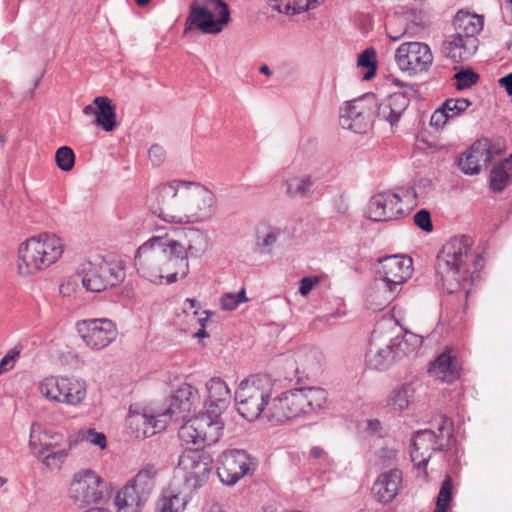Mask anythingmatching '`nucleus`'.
<instances>
[{"label":"nucleus","mask_w":512,"mask_h":512,"mask_svg":"<svg viewBox=\"0 0 512 512\" xmlns=\"http://www.w3.org/2000/svg\"><path fill=\"white\" fill-rule=\"evenodd\" d=\"M410 99L402 92L392 93L380 102L377 101L375 107L377 117L380 120L388 122L394 126L408 108Z\"/></svg>","instance_id":"nucleus-24"},{"label":"nucleus","mask_w":512,"mask_h":512,"mask_svg":"<svg viewBox=\"0 0 512 512\" xmlns=\"http://www.w3.org/2000/svg\"><path fill=\"white\" fill-rule=\"evenodd\" d=\"M248 301L245 288L242 287L238 293H225L221 297V308L225 311L235 310L241 303Z\"/></svg>","instance_id":"nucleus-45"},{"label":"nucleus","mask_w":512,"mask_h":512,"mask_svg":"<svg viewBox=\"0 0 512 512\" xmlns=\"http://www.w3.org/2000/svg\"><path fill=\"white\" fill-rule=\"evenodd\" d=\"M71 290H73V287L71 285L70 282H67V283H62L60 284L59 286V292L61 295L63 296H69L70 295V292Z\"/></svg>","instance_id":"nucleus-60"},{"label":"nucleus","mask_w":512,"mask_h":512,"mask_svg":"<svg viewBox=\"0 0 512 512\" xmlns=\"http://www.w3.org/2000/svg\"><path fill=\"white\" fill-rule=\"evenodd\" d=\"M34 426H35V424H33L31 427L29 447L35 456L40 457L45 452L50 451L52 449V445L51 444L38 445L37 441L35 440V436H34Z\"/></svg>","instance_id":"nucleus-55"},{"label":"nucleus","mask_w":512,"mask_h":512,"mask_svg":"<svg viewBox=\"0 0 512 512\" xmlns=\"http://www.w3.org/2000/svg\"><path fill=\"white\" fill-rule=\"evenodd\" d=\"M402 480V472L399 469L381 473L372 487L376 500L383 504L392 502L399 493Z\"/></svg>","instance_id":"nucleus-22"},{"label":"nucleus","mask_w":512,"mask_h":512,"mask_svg":"<svg viewBox=\"0 0 512 512\" xmlns=\"http://www.w3.org/2000/svg\"><path fill=\"white\" fill-rule=\"evenodd\" d=\"M478 39L463 38L457 34L450 35L442 44V52L454 63L470 59L477 51Z\"/></svg>","instance_id":"nucleus-25"},{"label":"nucleus","mask_w":512,"mask_h":512,"mask_svg":"<svg viewBox=\"0 0 512 512\" xmlns=\"http://www.w3.org/2000/svg\"><path fill=\"white\" fill-rule=\"evenodd\" d=\"M146 501L147 499L129 481L115 497L118 512H140Z\"/></svg>","instance_id":"nucleus-30"},{"label":"nucleus","mask_w":512,"mask_h":512,"mask_svg":"<svg viewBox=\"0 0 512 512\" xmlns=\"http://www.w3.org/2000/svg\"><path fill=\"white\" fill-rule=\"evenodd\" d=\"M159 151H160V148L158 145H153L150 149H149V159L151 160V162L153 163V165H158L160 159H159Z\"/></svg>","instance_id":"nucleus-57"},{"label":"nucleus","mask_w":512,"mask_h":512,"mask_svg":"<svg viewBox=\"0 0 512 512\" xmlns=\"http://www.w3.org/2000/svg\"><path fill=\"white\" fill-rule=\"evenodd\" d=\"M405 34H406V29H404L403 31L399 32L398 34H394V32L391 31V29H387V36L392 41H398V40L402 39Z\"/></svg>","instance_id":"nucleus-61"},{"label":"nucleus","mask_w":512,"mask_h":512,"mask_svg":"<svg viewBox=\"0 0 512 512\" xmlns=\"http://www.w3.org/2000/svg\"><path fill=\"white\" fill-rule=\"evenodd\" d=\"M310 457L315 460H318V463L322 465L324 469H328L333 465L332 458L323 448L319 446H314L311 448Z\"/></svg>","instance_id":"nucleus-54"},{"label":"nucleus","mask_w":512,"mask_h":512,"mask_svg":"<svg viewBox=\"0 0 512 512\" xmlns=\"http://www.w3.org/2000/svg\"><path fill=\"white\" fill-rule=\"evenodd\" d=\"M445 107L442 105L438 109H436L430 118V125L436 130H441L445 126V124L450 120L447 115Z\"/></svg>","instance_id":"nucleus-53"},{"label":"nucleus","mask_w":512,"mask_h":512,"mask_svg":"<svg viewBox=\"0 0 512 512\" xmlns=\"http://www.w3.org/2000/svg\"><path fill=\"white\" fill-rule=\"evenodd\" d=\"M81 274L84 288L96 293L117 286L125 278L124 268L118 262H109L101 257L84 262Z\"/></svg>","instance_id":"nucleus-8"},{"label":"nucleus","mask_w":512,"mask_h":512,"mask_svg":"<svg viewBox=\"0 0 512 512\" xmlns=\"http://www.w3.org/2000/svg\"><path fill=\"white\" fill-rule=\"evenodd\" d=\"M83 113L94 115L95 124L106 132H111L118 126L116 107L107 97H96L93 100V105H87L83 108Z\"/></svg>","instance_id":"nucleus-23"},{"label":"nucleus","mask_w":512,"mask_h":512,"mask_svg":"<svg viewBox=\"0 0 512 512\" xmlns=\"http://www.w3.org/2000/svg\"><path fill=\"white\" fill-rule=\"evenodd\" d=\"M260 72L265 74L266 76H270L271 75V70L270 68L267 66V65H262L260 68H259Z\"/></svg>","instance_id":"nucleus-62"},{"label":"nucleus","mask_w":512,"mask_h":512,"mask_svg":"<svg viewBox=\"0 0 512 512\" xmlns=\"http://www.w3.org/2000/svg\"><path fill=\"white\" fill-rule=\"evenodd\" d=\"M182 238L169 237V233L162 234V252L168 256L167 265L177 267L181 272V278H185L189 272V262L186 247L181 243Z\"/></svg>","instance_id":"nucleus-27"},{"label":"nucleus","mask_w":512,"mask_h":512,"mask_svg":"<svg viewBox=\"0 0 512 512\" xmlns=\"http://www.w3.org/2000/svg\"><path fill=\"white\" fill-rule=\"evenodd\" d=\"M62 253V243L56 235L45 233L30 237L18 248V273L21 276L34 275L55 263Z\"/></svg>","instance_id":"nucleus-5"},{"label":"nucleus","mask_w":512,"mask_h":512,"mask_svg":"<svg viewBox=\"0 0 512 512\" xmlns=\"http://www.w3.org/2000/svg\"><path fill=\"white\" fill-rule=\"evenodd\" d=\"M472 245L471 237L454 236L443 245L437 256L436 271L449 293L462 288L467 297V287L479 276L477 266L480 255L473 253Z\"/></svg>","instance_id":"nucleus-3"},{"label":"nucleus","mask_w":512,"mask_h":512,"mask_svg":"<svg viewBox=\"0 0 512 512\" xmlns=\"http://www.w3.org/2000/svg\"><path fill=\"white\" fill-rule=\"evenodd\" d=\"M452 421L440 416L437 431L424 429L414 433L410 456L418 469H425L434 451H443L450 445Z\"/></svg>","instance_id":"nucleus-6"},{"label":"nucleus","mask_w":512,"mask_h":512,"mask_svg":"<svg viewBox=\"0 0 512 512\" xmlns=\"http://www.w3.org/2000/svg\"><path fill=\"white\" fill-rule=\"evenodd\" d=\"M367 429L372 433H378L381 429V423L377 419L367 421Z\"/></svg>","instance_id":"nucleus-58"},{"label":"nucleus","mask_w":512,"mask_h":512,"mask_svg":"<svg viewBox=\"0 0 512 512\" xmlns=\"http://www.w3.org/2000/svg\"><path fill=\"white\" fill-rule=\"evenodd\" d=\"M216 211V195L201 183L181 179L162 183V221L198 224L211 220Z\"/></svg>","instance_id":"nucleus-2"},{"label":"nucleus","mask_w":512,"mask_h":512,"mask_svg":"<svg viewBox=\"0 0 512 512\" xmlns=\"http://www.w3.org/2000/svg\"><path fill=\"white\" fill-rule=\"evenodd\" d=\"M212 465L211 456L198 448L185 450L179 457L175 469L176 476L183 481V491L162 496V512L183 511L188 502V494L200 488L207 480Z\"/></svg>","instance_id":"nucleus-4"},{"label":"nucleus","mask_w":512,"mask_h":512,"mask_svg":"<svg viewBox=\"0 0 512 512\" xmlns=\"http://www.w3.org/2000/svg\"><path fill=\"white\" fill-rule=\"evenodd\" d=\"M414 223L417 227L425 232H431L433 225L431 221L430 212L426 209H421L414 215Z\"/></svg>","instance_id":"nucleus-51"},{"label":"nucleus","mask_w":512,"mask_h":512,"mask_svg":"<svg viewBox=\"0 0 512 512\" xmlns=\"http://www.w3.org/2000/svg\"><path fill=\"white\" fill-rule=\"evenodd\" d=\"M158 414L150 407L131 405L126 417L127 432L136 439H146L157 433Z\"/></svg>","instance_id":"nucleus-18"},{"label":"nucleus","mask_w":512,"mask_h":512,"mask_svg":"<svg viewBox=\"0 0 512 512\" xmlns=\"http://www.w3.org/2000/svg\"><path fill=\"white\" fill-rule=\"evenodd\" d=\"M101 483V477L94 471L81 470L74 474L69 488V496L78 507L98 503L103 497Z\"/></svg>","instance_id":"nucleus-13"},{"label":"nucleus","mask_w":512,"mask_h":512,"mask_svg":"<svg viewBox=\"0 0 512 512\" xmlns=\"http://www.w3.org/2000/svg\"><path fill=\"white\" fill-rule=\"evenodd\" d=\"M358 67L367 69L363 73V80H369L376 73V52L373 48L365 49L358 57Z\"/></svg>","instance_id":"nucleus-43"},{"label":"nucleus","mask_w":512,"mask_h":512,"mask_svg":"<svg viewBox=\"0 0 512 512\" xmlns=\"http://www.w3.org/2000/svg\"><path fill=\"white\" fill-rule=\"evenodd\" d=\"M55 161L62 171H70L74 167L75 154L70 147L62 146L55 153Z\"/></svg>","instance_id":"nucleus-44"},{"label":"nucleus","mask_w":512,"mask_h":512,"mask_svg":"<svg viewBox=\"0 0 512 512\" xmlns=\"http://www.w3.org/2000/svg\"><path fill=\"white\" fill-rule=\"evenodd\" d=\"M270 6L285 14H299L313 8L317 0H267Z\"/></svg>","instance_id":"nucleus-41"},{"label":"nucleus","mask_w":512,"mask_h":512,"mask_svg":"<svg viewBox=\"0 0 512 512\" xmlns=\"http://www.w3.org/2000/svg\"><path fill=\"white\" fill-rule=\"evenodd\" d=\"M294 361L298 374H308L318 367V353L311 348L303 347L294 353Z\"/></svg>","instance_id":"nucleus-39"},{"label":"nucleus","mask_w":512,"mask_h":512,"mask_svg":"<svg viewBox=\"0 0 512 512\" xmlns=\"http://www.w3.org/2000/svg\"><path fill=\"white\" fill-rule=\"evenodd\" d=\"M230 21L228 5L222 0H194L186 19V31L197 29L203 34H218Z\"/></svg>","instance_id":"nucleus-7"},{"label":"nucleus","mask_w":512,"mask_h":512,"mask_svg":"<svg viewBox=\"0 0 512 512\" xmlns=\"http://www.w3.org/2000/svg\"><path fill=\"white\" fill-rule=\"evenodd\" d=\"M412 275V260L409 257L392 255L379 260L377 278L401 292L403 284Z\"/></svg>","instance_id":"nucleus-17"},{"label":"nucleus","mask_w":512,"mask_h":512,"mask_svg":"<svg viewBox=\"0 0 512 512\" xmlns=\"http://www.w3.org/2000/svg\"><path fill=\"white\" fill-rule=\"evenodd\" d=\"M172 268H174L175 271H173L171 273H167V275L165 276L166 282L168 284L176 282L177 279H178V276L181 277V272L179 271V269L177 267H174V266H172Z\"/></svg>","instance_id":"nucleus-59"},{"label":"nucleus","mask_w":512,"mask_h":512,"mask_svg":"<svg viewBox=\"0 0 512 512\" xmlns=\"http://www.w3.org/2000/svg\"><path fill=\"white\" fill-rule=\"evenodd\" d=\"M397 362L390 337L373 331L366 353L367 365L375 370H386Z\"/></svg>","instance_id":"nucleus-19"},{"label":"nucleus","mask_w":512,"mask_h":512,"mask_svg":"<svg viewBox=\"0 0 512 512\" xmlns=\"http://www.w3.org/2000/svg\"><path fill=\"white\" fill-rule=\"evenodd\" d=\"M399 293V290L376 277L366 290V305L371 310L381 311L386 308Z\"/></svg>","instance_id":"nucleus-26"},{"label":"nucleus","mask_w":512,"mask_h":512,"mask_svg":"<svg viewBox=\"0 0 512 512\" xmlns=\"http://www.w3.org/2000/svg\"><path fill=\"white\" fill-rule=\"evenodd\" d=\"M457 89L462 90L471 87L477 82L479 76L471 69L461 70L454 76Z\"/></svg>","instance_id":"nucleus-49"},{"label":"nucleus","mask_w":512,"mask_h":512,"mask_svg":"<svg viewBox=\"0 0 512 512\" xmlns=\"http://www.w3.org/2000/svg\"><path fill=\"white\" fill-rule=\"evenodd\" d=\"M457 35L463 38L477 39V35L483 29V17L459 11L453 20Z\"/></svg>","instance_id":"nucleus-31"},{"label":"nucleus","mask_w":512,"mask_h":512,"mask_svg":"<svg viewBox=\"0 0 512 512\" xmlns=\"http://www.w3.org/2000/svg\"><path fill=\"white\" fill-rule=\"evenodd\" d=\"M157 475V469L149 465L140 470L129 482L148 500L155 487Z\"/></svg>","instance_id":"nucleus-38"},{"label":"nucleus","mask_w":512,"mask_h":512,"mask_svg":"<svg viewBox=\"0 0 512 512\" xmlns=\"http://www.w3.org/2000/svg\"><path fill=\"white\" fill-rule=\"evenodd\" d=\"M67 385L62 399V403L77 406L86 398V383L83 380L76 378H67Z\"/></svg>","instance_id":"nucleus-40"},{"label":"nucleus","mask_w":512,"mask_h":512,"mask_svg":"<svg viewBox=\"0 0 512 512\" xmlns=\"http://www.w3.org/2000/svg\"><path fill=\"white\" fill-rule=\"evenodd\" d=\"M448 507L444 506L443 504H436V509L434 512H447Z\"/></svg>","instance_id":"nucleus-63"},{"label":"nucleus","mask_w":512,"mask_h":512,"mask_svg":"<svg viewBox=\"0 0 512 512\" xmlns=\"http://www.w3.org/2000/svg\"><path fill=\"white\" fill-rule=\"evenodd\" d=\"M77 441H85L87 443L98 446L101 449L106 448V436L102 432H97L95 429L82 430L77 435Z\"/></svg>","instance_id":"nucleus-46"},{"label":"nucleus","mask_w":512,"mask_h":512,"mask_svg":"<svg viewBox=\"0 0 512 512\" xmlns=\"http://www.w3.org/2000/svg\"><path fill=\"white\" fill-rule=\"evenodd\" d=\"M223 422L217 414L209 412L188 419L178 431L185 444L204 447L216 443L223 433Z\"/></svg>","instance_id":"nucleus-9"},{"label":"nucleus","mask_w":512,"mask_h":512,"mask_svg":"<svg viewBox=\"0 0 512 512\" xmlns=\"http://www.w3.org/2000/svg\"><path fill=\"white\" fill-rule=\"evenodd\" d=\"M208 399L212 406L224 408L230 401L231 392L225 381L220 378H212L206 383Z\"/></svg>","instance_id":"nucleus-37"},{"label":"nucleus","mask_w":512,"mask_h":512,"mask_svg":"<svg viewBox=\"0 0 512 512\" xmlns=\"http://www.w3.org/2000/svg\"><path fill=\"white\" fill-rule=\"evenodd\" d=\"M21 350L17 347L10 349L7 354L0 361V375L10 371L14 365L16 359L20 356Z\"/></svg>","instance_id":"nucleus-52"},{"label":"nucleus","mask_w":512,"mask_h":512,"mask_svg":"<svg viewBox=\"0 0 512 512\" xmlns=\"http://www.w3.org/2000/svg\"><path fill=\"white\" fill-rule=\"evenodd\" d=\"M395 62L401 71H427L433 62L430 47L422 42H404L395 51Z\"/></svg>","instance_id":"nucleus-14"},{"label":"nucleus","mask_w":512,"mask_h":512,"mask_svg":"<svg viewBox=\"0 0 512 512\" xmlns=\"http://www.w3.org/2000/svg\"><path fill=\"white\" fill-rule=\"evenodd\" d=\"M160 246V236H153L143 243L135 255V265L138 273L152 283L160 279L158 262V253L156 247Z\"/></svg>","instance_id":"nucleus-20"},{"label":"nucleus","mask_w":512,"mask_h":512,"mask_svg":"<svg viewBox=\"0 0 512 512\" xmlns=\"http://www.w3.org/2000/svg\"><path fill=\"white\" fill-rule=\"evenodd\" d=\"M376 105L377 98L373 93L346 102L340 110L341 127L358 134L366 133L372 127Z\"/></svg>","instance_id":"nucleus-10"},{"label":"nucleus","mask_w":512,"mask_h":512,"mask_svg":"<svg viewBox=\"0 0 512 512\" xmlns=\"http://www.w3.org/2000/svg\"><path fill=\"white\" fill-rule=\"evenodd\" d=\"M283 230L269 221L262 220L254 227L255 249L261 254H270Z\"/></svg>","instance_id":"nucleus-29"},{"label":"nucleus","mask_w":512,"mask_h":512,"mask_svg":"<svg viewBox=\"0 0 512 512\" xmlns=\"http://www.w3.org/2000/svg\"><path fill=\"white\" fill-rule=\"evenodd\" d=\"M76 330L85 345L93 351L105 349L118 335L116 324L107 318L78 321Z\"/></svg>","instance_id":"nucleus-11"},{"label":"nucleus","mask_w":512,"mask_h":512,"mask_svg":"<svg viewBox=\"0 0 512 512\" xmlns=\"http://www.w3.org/2000/svg\"><path fill=\"white\" fill-rule=\"evenodd\" d=\"M492 159V145L488 139L477 140L459 159V168L467 175L478 174Z\"/></svg>","instance_id":"nucleus-21"},{"label":"nucleus","mask_w":512,"mask_h":512,"mask_svg":"<svg viewBox=\"0 0 512 512\" xmlns=\"http://www.w3.org/2000/svg\"><path fill=\"white\" fill-rule=\"evenodd\" d=\"M252 460L244 450L223 452L217 468L220 481L225 485H234L251 471Z\"/></svg>","instance_id":"nucleus-15"},{"label":"nucleus","mask_w":512,"mask_h":512,"mask_svg":"<svg viewBox=\"0 0 512 512\" xmlns=\"http://www.w3.org/2000/svg\"><path fill=\"white\" fill-rule=\"evenodd\" d=\"M413 394V388L410 385H404L392 393L389 403L395 410L402 411L409 406Z\"/></svg>","instance_id":"nucleus-42"},{"label":"nucleus","mask_w":512,"mask_h":512,"mask_svg":"<svg viewBox=\"0 0 512 512\" xmlns=\"http://www.w3.org/2000/svg\"><path fill=\"white\" fill-rule=\"evenodd\" d=\"M200 404L198 390L183 383L171 393L168 404L162 410V422H179L188 419Z\"/></svg>","instance_id":"nucleus-12"},{"label":"nucleus","mask_w":512,"mask_h":512,"mask_svg":"<svg viewBox=\"0 0 512 512\" xmlns=\"http://www.w3.org/2000/svg\"><path fill=\"white\" fill-rule=\"evenodd\" d=\"M489 184L490 189L496 193L512 184V154L491 169Z\"/></svg>","instance_id":"nucleus-32"},{"label":"nucleus","mask_w":512,"mask_h":512,"mask_svg":"<svg viewBox=\"0 0 512 512\" xmlns=\"http://www.w3.org/2000/svg\"><path fill=\"white\" fill-rule=\"evenodd\" d=\"M428 373L431 377L441 381L451 383L460 376V367L457 359L452 357L448 350L439 354L431 363Z\"/></svg>","instance_id":"nucleus-28"},{"label":"nucleus","mask_w":512,"mask_h":512,"mask_svg":"<svg viewBox=\"0 0 512 512\" xmlns=\"http://www.w3.org/2000/svg\"><path fill=\"white\" fill-rule=\"evenodd\" d=\"M471 105L470 101L465 98H459V99H447L443 106L446 109L447 115L449 116V119H454L457 116H459L461 113H463L469 106Z\"/></svg>","instance_id":"nucleus-47"},{"label":"nucleus","mask_w":512,"mask_h":512,"mask_svg":"<svg viewBox=\"0 0 512 512\" xmlns=\"http://www.w3.org/2000/svg\"><path fill=\"white\" fill-rule=\"evenodd\" d=\"M390 339L393 343L397 361L401 360L405 356L415 354L423 343L422 336L411 332H406L402 337H390Z\"/></svg>","instance_id":"nucleus-35"},{"label":"nucleus","mask_w":512,"mask_h":512,"mask_svg":"<svg viewBox=\"0 0 512 512\" xmlns=\"http://www.w3.org/2000/svg\"><path fill=\"white\" fill-rule=\"evenodd\" d=\"M275 380L267 375H251L242 380L235 392L239 414L248 421L262 414L273 424H283L322 410L327 392L320 387H301L282 392L271 398Z\"/></svg>","instance_id":"nucleus-1"},{"label":"nucleus","mask_w":512,"mask_h":512,"mask_svg":"<svg viewBox=\"0 0 512 512\" xmlns=\"http://www.w3.org/2000/svg\"><path fill=\"white\" fill-rule=\"evenodd\" d=\"M76 442H77V440L69 439L67 448L59 449L57 451H52L51 453L47 454L42 459L43 464L48 467H51V466H56V465L62 463L67 458L69 450L72 448V446Z\"/></svg>","instance_id":"nucleus-48"},{"label":"nucleus","mask_w":512,"mask_h":512,"mask_svg":"<svg viewBox=\"0 0 512 512\" xmlns=\"http://www.w3.org/2000/svg\"><path fill=\"white\" fill-rule=\"evenodd\" d=\"M174 235L178 238H186L187 251L191 254L204 253L209 246V239L206 233L198 228H174Z\"/></svg>","instance_id":"nucleus-33"},{"label":"nucleus","mask_w":512,"mask_h":512,"mask_svg":"<svg viewBox=\"0 0 512 512\" xmlns=\"http://www.w3.org/2000/svg\"><path fill=\"white\" fill-rule=\"evenodd\" d=\"M452 488V480L449 476H446L441 484L436 504H443L444 506L449 507V503L452 499Z\"/></svg>","instance_id":"nucleus-50"},{"label":"nucleus","mask_w":512,"mask_h":512,"mask_svg":"<svg viewBox=\"0 0 512 512\" xmlns=\"http://www.w3.org/2000/svg\"><path fill=\"white\" fill-rule=\"evenodd\" d=\"M196 337H199V338H205V337H208V334L206 333L205 329L204 328H201L196 334H195Z\"/></svg>","instance_id":"nucleus-64"},{"label":"nucleus","mask_w":512,"mask_h":512,"mask_svg":"<svg viewBox=\"0 0 512 512\" xmlns=\"http://www.w3.org/2000/svg\"><path fill=\"white\" fill-rule=\"evenodd\" d=\"M319 283L318 277H304L299 282V293L302 296H307L313 287Z\"/></svg>","instance_id":"nucleus-56"},{"label":"nucleus","mask_w":512,"mask_h":512,"mask_svg":"<svg viewBox=\"0 0 512 512\" xmlns=\"http://www.w3.org/2000/svg\"><path fill=\"white\" fill-rule=\"evenodd\" d=\"M368 218L373 221H393L406 215L399 194L384 191L374 195L368 203Z\"/></svg>","instance_id":"nucleus-16"},{"label":"nucleus","mask_w":512,"mask_h":512,"mask_svg":"<svg viewBox=\"0 0 512 512\" xmlns=\"http://www.w3.org/2000/svg\"><path fill=\"white\" fill-rule=\"evenodd\" d=\"M315 180L309 174H300L285 181L286 194L291 198L304 199L313 192Z\"/></svg>","instance_id":"nucleus-34"},{"label":"nucleus","mask_w":512,"mask_h":512,"mask_svg":"<svg viewBox=\"0 0 512 512\" xmlns=\"http://www.w3.org/2000/svg\"><path fill=\"white\" fill-rule=\"evenodd\" d=\"M68 377H57V376H49L44 378L39 384V390L43 397L49 399L50 401H54L57 403H62L63 397L67 385Z\"/></svg>","instance_id":"nucleus-36"}]
</instances>
